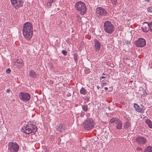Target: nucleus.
<instances>
[{
  "label": "nucleus",
  "mask_w": 152,
  "mask_h": 152,
  "mask_svg": "<svg viewBox=\"0 0 152 152\" xmlns=\"http://www.w3.org/2000/svg\"><path fill=\"white\" fill-rule=\"evenodd\" d=\"M22 31L24 37L26 39L29 40L32 38L33 34L32 24L28 22L24 23L23 26Z\"/></svg>",
  "instance_id": "f257e3e1"
},
{
  "label": "nucleus",
  "mask_w": 152,
  "mask_h": 152,
  "mask_svg": "<svg viewBox=\"0 0 152 152\" xmlns=\"http://www.w3.org/2000/svg\"><path fill=\"white\" fill-rule=\"evenodd\" d=\"M75 8L77 12L82 15H84L86 12V7L85 4L82 1H79L75 4Z\"/></svg>",
  "instance_id": "f03ea898"
},
{
  "label": "nucleus",
  "mask_w": 152,
  "mask_h": 152,
  "mask_svg": "<svg viewBox=\"0 0 152 152\" xmlns=\"http://www.w3.org/2000/svg\"><path fill=\"white\" fill-rule=\"evenodd\" d=\"M83 125L85 129L88 131L90 130L95 126L94 121L92 118H87L83 123Z\"/></svg>",
  "instance_id": "7ed1b4c3"
},
{
  "label": "nucleus",
  "mask_w": 152,
  "mask_h": 152,
  "mask_svg": "<svg viewBox=\"0 0 152 152\" xmlns=\"http://www.w3.org/2000/svg\"><path fill=\"white\" fill-rule=\"evenodd\" d=\"M37 130V127L35 125L30 124L23 126L21 130L22 132H24L26 134H29L32 132H35Z\"/></svg>",
  "instance_id": "20e7f679"
},
{
  "label": "nucleus",
  "mask_w": 152,
  "mask_h": 152,
  "mask_svg": "<svg viewBox=\"0 0 152 152\" xmlns=\"http://www.w3.org/2000/svg\"><path fill=\"white\" fill-rule=\"evenodd\" d=\"M104 28L105 31L109 34L112 33L114 30L113 25L109 21H106L104 23Z\"/></svg>",
  "instance_id": "39448f33"
},
{
  "label": "nucleus",
  "mask_w": 152,
  "mask_h": 152,
  "mask_svg": "<svg viewBox=\"0 0 152 152\" xmlns=\"http://www.w3.org/2000/svg\"><path fill=\"white\" fill-rule=\"evenodd\" d=\"M8 150L11 152H17L19 149V146L16 143L10 142L8 144Z\"/></svg>",
  "instance_id": "423d86ee"
},
{
  "label": "nucleus",
  "mask_w": 152,
  "mask_h": 152,
  "mask_svg": "<svg viewBox=\"0 0 152 152\" xmlns=\"http://www.w3.org/2000/svg\"><path fill=\"white\" fill-rule=\"evenodd\" d=\"M107 13V11L102 7H99L96 9V15L99 18H103Z\"/></svg>",
  "instance_id": "0eeeda50"
},
{
  "label": "nucleus",
  "mask_w": 152,
  "mask_h": 152,
  "mask_svg": "<svg viewBox=\"0 0 152 152\" xmlns=\"http://www.w3.org/2000/svg\"><path fill=\"white\" fill-rule=\"evenodd\" d=\"M110 123H114L115 124V127L118 129L120 130L122 127V123L121 121L116 118H113L111 119L109 121Z\"/></svg>",
  "instance_id": "6e6552de"
},
{
  "label": "nucleus",
  "mask_w": 152,
  "mask_h": 152,
  "mask_svg": "<svg viewBox=\"0 0 152 152\" xmlns=\"http://www.w3.org/2000/svg\"><path fill=\"white\" fill-rule=\"evenodd\" d=\"M19 96L20 99L24 102L28 101L31 98L30 94L27 93L20 92L19 95Z\"/></svg>",
  "instance_id": "1a4fd4ad"
},
{
  "label": "nucleus",
  "mask_w": 152,
  "mask_h": 152,
  "mask_svg": "<svg viewBox=\"0 0 152 152\" xmlns=\"http://www.w3.org/2000/svg\"><path fill=\"white\" fill-rule=\"evenodd\" d=\"M12 6L17 9L23 5V0H10Z\"/></svg>",
  "instance_id": "9d476101"
},
{
  "label": "nucleus",
  "mask_w": 152,
  "mask_h": 152,
  "mask_svg": "<svg viewBox=\"0 0 152 152\" xmlns=\"http://www.w3.org/2000/svg\"><path fill=\"white\" fill-rule=\"evenodd\" d=\"M146 45V41L142 38H140L136 41L135 45L138 47H142Z\"/></svg>",
  "instance_id": "9b49d317"
},
{
  "label": "nucleus",
  "mask_w": 152,
  "mask_h": 152,
  "mask_svg": "<svg viewBox=\"0 0 152 152\" xmlns=\"http://www.w3.org/2000/svg\"><path fill=\"white\" fill-rule=\"evenodd\" d=\"M136 140L137 143L140 145H145L147 141L146 138L141 136L137 137Z\"/></svg>",
  "instance_id": "f8f14e48"
},
{
  "label": "nucleus",
  "mask_w": 152,
  "mask_h": 152,
  "mask_svg": "<svg viewBox=\"0 0 152 152\" xmlns=\"http://www.w3.org/2000/svg\"><path fill=\"white\" fill-rule=\"evenodd\" d=\"M58 131L60 132H63L67 129L65 125L61 124L57 126L56 128Z\"/></svg>",
  "instance_id": "ddd939ff"
},
{
  "label": "nucleus",
  "mask_w": 152,
  "mask_h": 152,
  "mask_svg": "<svg viewBox=\"0 0 152 152\" xmlns=\"http://www.w3.org/2000/svg\"><path fill=\"white\" fill-rule=\"evenodd\" d=\"M94 46L95 48L97 51H99L101 47V43L97 39H95L94 40Z\"/></svg>",
  "instance_id": "4468645a"
},
{
  "label": "nucleus",
  "mask_w": 152,
  "mask_h": 152,
  "mask_svg": "<svg viewBox=\"0 0 152 152\" xmlns=\"http://www.w3.org/2000/svg\"><path fill=\"white\" fill-rule=\"evenodd\" d=\"M142 30L145 32H147L149 30L148 23L145 22L143 23L142 27Z\"/></svg>",
  "instance_id": "2eb2a0df"
},
{
  "label": "nucleus",
  "mask_w": 152,
  "mask_h": 152,
  "mask_svg": "<svg viewBox=\"0 0 152 152\" xmlns=\"http://www.w3.org/2000/svg\"><path fill=\"white\" fill-rule=\"evenodd\" d=\"M23 64L22 60L17 59L14 62V65L16 67L18 68L20 67Z\"/></svg>",
  "instance_id": "dca6fc26"
},
{
  "label": "nucleus",
  "mask_w": 152,
  "mask_h": 152,
  "mask_svg": "<svg viewBox=\"0 0 152 152\" xmlns=\"http://www.w3.org/2000/svg\"><path fill=\"white\" fill-rule=\"evenodd\" d=\"M134 107L135 110L139 112L142 113L144 112V110L142 108H140L137 104H134Z\"/></svg>",
  "instance_id": "f3484780"
},
{
  "label": "nucleus",
  "mask_w": 152,
  "mask_h": 152,
  "mask_svg": "<svg viewBox=\"0 0 152 152\" xmlns=\"http://www.w3.org/2000/svg\"><path fill=\"white\" fill-rule=\"evenodd\" d=\"M131 126V122L130 120H127L125 123L124 127L125 129H127Z\"/></svg>",
  "instance_id": "a211bd4d"
},
{
  "label": "nucleus",
  "mask_w": 152,
  "mask_h": 152,
  "mask_svg": "<svg viewBox=\"0 0 152 152\" xmlns=\"http://www.w3.org/2000/svg\"><path fill=\"white\" fill-rule=\"evenodd\" d=\"M30 76L33 78H36L37 74L33 70H31L30 72Z\"/></svg>",
  "instance_id": "6ab92c4d"
},
{
  "label": "nucleus",
  "mask_w": 152,
  "mask_h": 152,
  "mask_svg": "<svg viewBox=\"0 0 152 152\" xmlns=\"http://www.w3.org/2000/svg\"><path fill=\"white\" fill-rule=\"evenodd\" d=\"M144 151H145L146 152L148 151L149 152H152V147L151 146H147L145 148Z\"/></svg>",
  "instance_id": "aec40b11"
},
{
  "label": "nucleus",
  "mask_w": 152,
  "mask_h": 152,
  "mask_svg": "<svg viewBox=\"0 0 152 152\" xmlns=\"http://www.w3.org/2000/svg\"><path fill=\"white\" fill-rule=\"evenodd\" d=\"M80 92L81 94L85 95L86 94L87 91L84 88H83L80 89Z\"/></svg>",
  "instance_id": "412c9836"
},
{
  "label": "nucleus",
  "mask_w": 152,
  "mask_h": 152,
  "mask_svg": "<svg viewBox=\"0 0 152 152\" xmlns=\"http://www.w3.org/2000/svg\"><path fill=\"white\" fill-rule=\"evenodd\" d=\"M146 123L148 124L150 128H152V122L150 120H146Z\"/></svg>",
  "instance_id": "4be33fe9"
},
{
  "label": "nucleus",
  "mask_w": 152,
  "mask_h": 152,
  "mask_svg": "<svg viewBox=\"0 0 152 152\" xmlns=\"http://www.w3.org/2000/svg\"><path fill=\"white\" fill-rule=\"evenodd\" d=\"M83 110L85 112H87L88 110V106L87 105H84L82 106Z\"/></svg>",
  "instance_id": "5701e85b"
},
{
  "label": "nucleus",
  "mask_w": 152,
  "mask_h": 152,
  "mask_svg": "<svg viewBox=\"0 0 152 152\" xmlns=\"http://www.w3.org/2000/svg\"><path fill=\"white\" fill-rule=\"evenodd\" d=\"M78 56L77 54H74V58L75 61H77L78 60Z\"/></svg>",
  "instance_id": "b1692460"
},
{
  "label": "nucleus",
  "mask_w": 152,
  "mask_h": 152,
  "mask_svg": "<svg viewBox=\"0 0 152 152\" xmlns=\"http://www.w3.org/2000/svg\"><path fill=\"white\" fill-rule=\"evenodd\" d=\"M149 30L152 31V22L148 23Z\"/></svg>",
  "instance_id": "393cba45"
},
{
  "label": "nucleus",
  "mask_w": 152,
  "mask_h": 152,
  "mask_svg": "<svg viewBox=\"0 0 152 152\" xmlns=\"http://www.w3.org/2000/svg\"><path fill=\"white\" fill-rule=\"evenodd\" d=\"M110 1L113 5H116L118 3L117 0H110Z\"/></svg>",
  "instance_id": "a878e982"
},
{
  "label": "nucleus",
  "mask_w": 152,
  "mask_h": 152,
  "mask_svg": "<svg viewBox=\"0 0 152 152\" xmlns=\"http://www.w3.org/2000/svg\"><path fill=\"white\" fill-rule=\"evenodd\" d=\"M148 12H149L152 13V7H150L148 8Z\"/></svg>",
  "instance_id": "bb28decb"
},
{
  "label": "nucleus",
  "mask_w": 152,
  "mask_h": 152,
  "mask_svg": "<svg viewBox=\"0 0 152 152\" xmlns=\"http://www.w3.org/2000/svg\"><path fill=\"white\" fill-rule=\"evenodd\" d=\"M51 3H52L50 2V1H48V2L47 3V6L49 8L51 6Z\"/></svg>",
  "instance_id": "cd10ccee"
},
{
  "label": "nucleus",
  "mask_w": 152,
  "mask_h": 152,
  "mask_svg": "<svg viewBox=\"0 0 152 152\" xmlns=\"http://www.w3.org/2000/svg\"><path fill=\"white\" fill-rule=\"evenodd\" d=\"M62 53L65 56L67 55V52L66 50H63L62 51Z\"/></svg>",
  "instance_id": "c85d7f7f"
},
{
  "label": "nucleus",
  "mask_w": 152,
  "mask_h": 152,
  "mask_svg": "<svg viewBox=\"0 0 152 152\" xmlns=\"http://www.w3.org/2000/svg\"><path fill=\"white\" fill-rule=\"evenodd\" d=\"M102 87H103V86H104V85L107 84V83L106 82H105V81H104V80H102Z\"/></svg>",
  "instance_id": "c756f323"
},
{
  "label": "nucleus",
  "mask_w": 152,
  "mask_h": 152,
  "mask_svg": "<svg viewBox=\"0 0 152 152\" xmlns=\"http://www.w3.org/2000/svg\"><path fill=\"white\" fill-rule=\"evenodd\" d=\"M6 72L7 73L9 74L11 72V70L10 69H7L6 70Z\"/></svg>",
  "instance_id": "7c9ffc66"
},
{
  "label": "nucleus",
  "mask_w": 152,
  "mask_h": 152,
  "mask_svg": "<svg viewBox=\"0 0 152 152\" xmlns=\"http://www.w3.org/2000/svg\"><path fill=\"white\" fill-rule=\"evenodd\" d=\"M136 150L137 151H139L140 150H142V148L141 147H137L136 148Z\"/></svg>",
  "instance_id": "2f4dec72"
},
{
  "label": "nucleus",
  "mask_w": 152,
  "mask_h": 152,
  "mask_svg": "<svg viewBox=\"0 0 152 152\" xmlns=\"http://www.w3.org/2000/svg\"><path fill=\"white\" fill-rule=\"evenodd\" d=\"M56 0H48V1H50L51 3H53L55 2Z\"/></svg>",
  "instance_id": "473e14b6"
},
{
  "label": "nucleus",
  "mask_w": 152,
  "mask_h": 152,
  "mask_svg": "<svg viewBox=\"0 0 152 152\" xmlns=\"http://www.w3.org/2000/svg\"><path fill=\"white\" fill-rule=\"evenodd\" d=\"M85 115V113L84 112H82L81 113L80 116L81 117H83Z\"/></svg>",
  "instance_id": "72a5a7b5"
},
{
  "label": "nucleus",
  "mask_w": 152,
  "mask_h": 152,
  "mask_svg": "<svg viewBox=\"0 0 152 152\" xmlns=\"http://www.w3.org/2000/svg\"><path fill=\"white\" fill-rule=\"evenodd\" d=\"M10 91L9 89H8L7 90L6 92L7 93H9L10 92Z\"/></svg>",
  "instance_id": "f704fd0d"
},
{
  "label": "nucleus",
  "mask_w": 152,
  "mask_h": 152,
  "mask_svg": "<svg viewBox=\"0 0 152 152\" xmlns=\"http://www.w3.org/2000/svg\"><path fill=\"white\" fill-rule=\"evenodd\" d=\"M104 89L106 90H108V88L107 87H105L104 88Z\"/></svg>",
  "instance_id": "c9c22d12"
},
{
  "label": "nucleus",
  "mask_w": 152,
  "mask_h": 152,
  "mask_svg": "<svg viewBox=\"0 0 152 152\" xmlns=\"http://www.w3.org/2000/svg\"><path fill=\"white\" fill-rule=\"evenodd\" d=\"M97 88L98 89V90H99L100 88V87H99V86H97Z\"/></svg>",
  "instance_id": "e433bc0d"
},
{
  "label": "nucleus",
  "mask_w": 152,
  "mask_h": 152,
  "mask_svg": "<svg viewBox=\"0 0 152 152\" xmlns=\"http://www.w3.org/2000/svg\"><path fill=\"white\" fill-rule=\"evenodd\" d=\"M101 78L102 79H103L104 78H105V77H104V76H102V77H101Z\"/></svg>",
  "instance_id": "4c0bfd02"
},
{
  "label": "nucleus",
  "mask_w": 152,
  "mask_h": 152,
  "mask_svg": "<svg viewBox=\"0 0 152 152\" xmlns=\"http://www.w3.org/2000/svg\"><path fill=\"white\" fill-rule=\"evenodd\" d=\"M145 1H148V2H149V0H145Z\"/></svg>",
  "instance_id": "58836bf2"
},
{
  "label": "nucleus",
  "mask_w": 152,
  "mask_h": 152,
  "mask_svg": "<svg viewBox=\"0 0 152 152\" xmlns=\"http://www.w3.org/2000/svg\"><path fill=\"white\" fill-rule=\"evenodd\" d=\"M121 104H123L124 105L125 104V102H123V103L121 102Z\"/></svg>",
  "instance_id": "ea45409f"
},
{
  "label": "nucleus",
  "mask_w": 152,
  "mask_h": 152,
  "mask_svg": "<svg viewBox=\"0 0 152 152\" xmlns=\"http://www.w3.org/2000/svg\"><path fill=\"white\" fill-rule=\"evenodd\" d=\"M85 99L86 100V101H88V100H89V99H88V98H86V99Z\"/></svg>",
  "instance_id": "a19ab883"
},
{
  "label": "nucleus",
  "mask_w": 152,
  "mask_h": 152,
  "mask_svg": "<svg viewBox=\"0 0 152 152\" xmlns=\"http://www.w3.org/2000/svg\"><path fill=\"white\" fill-rule=\"evenodd\" d=\"M50 81H51V83L53 84V81H52L51 80H50Z\"/></svg>",
  "instance_id": "79ce46f5"
},
{
  "label": "nucleus",
  "mask_w": 152,
  "mask_h": 152,
  "mask_svg": "<svg viewBox=\"0 0 152 152\" xmlns=\"http://www.w3.org/2000/svg\"><path fill=\"white\" fill-rule=\"evenodd\" d=\"M103 75H105V74H104V73H103Z\"/></svg>",
  "instance_id": "37998d69"
}]
</instances>
